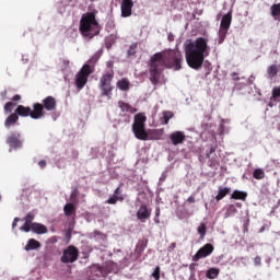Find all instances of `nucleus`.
<instances>
[{"label": "nucleus", "mask_w": 280, "mask_h": 280, "mask_svg": "<svg viewBox=\"0 0 280 280\" xmlns=\"http://www.w3.org/2000/svg\"><path fill=\"white\" fill-rule=\"evenodd\" d=\"M163 69L180 71L183 69V52L180 50H164L155 52L149 63V80L156 86L161 84Z\"/></svg>", "instance_id": "obj_1"}, {"label": "nucleus", "mask_w": 280, "mask_h": 280, "mask_svg": "<svg viewBox=\"0 0 280 280\" xmlns=\"http://www.w3.org/2000/svg\"><path fill=\"white\" fill-rule=\"evenodd\" d=\"M186 62L190 69H201L205 58L211 54L209 39L198 37L196 40H187L184 46Z\"/></svg>", "instance_id": "obj_2"}, {"label": "nucleus", "mask_w": 280, "mask_h": 280, "mask_svg": "<svg viewBox=\"0 0 280 280\" xmlns=\"http://www.w3.org/2000/svg\"><path fill=\"white\" fill-rule=\"evenodd\" d=\"M79 30L84 38H95L102 30L97 19H95V13L89 12L84 14L80 21Z\"/></svg>", "instance_id": "obj_3"}, {"label": "nucleus", "mask_w": 280, "mask_h": 280, "mask_svg": "<svg viewBox=\"0 0 280 280\" xmlns=\"http://www.w3.org/2000/svg\"><path fill=\"white\" fill-rule=\"evenodd\" d=\"M145 121H148V117L144 113H138L133 117L132 132L136 139L140 141H148L149 139L148 131H145Z\"/></svg>", "instance_id": "obj_4"}, {"label": "nucleus", "mask_w": 280, "mask_h": 280, "mask_svg": "<svg viewBox=\"0 0 280 280\" xmlns=\"http://www.w3.org/2000/svg\"><path fill=\"white\" fill-rule=\"evenodd\" d=\"M115 78V70H107L100 79L98 86L103 97H113V79Z\"/></svg>", "instance_id": "obj_5"}, {"label": "nucleus", "mask_w": 280, "mask_h": 280, "mask_svg": "<svg viewBox=\"0 0 280 280\" xmlns=\"http://www.w3.org/2000/svg\"><path fill=\"white\" fill-rule=\"evenodd\" d=\"M58 102L56 101V97L47 96L42 101V103H35V116L43 119V117H45V110L52 113V110H56Z\"/></svg>", "instance_id": "obj_6"}, {"label": "nucleus", "mask_w": 280, "mask_h": 280, "mask_svg": "<svg viewBox=\"0 0 280 280\" xmlns=\"http://www.w3.org/2000/svg\"><path fill=\"white\" fill-rule=\"evenodd\" d=\"M115 270H117V264L113 261H107L103 266L93 265L90 269L92 277H108Z\"/></svg>", "instance_id": "obj_7"}, {"label": "nucleus", "mask_w": 280, "mask_h": 280, "mask_svg": "<svg viewBox=\"0 0 280 280\" xmlns=\"http://www.w3.org/2000/svg\"><path fill=\"white\" fill-rule=\"evenodd\" d=\"M93 73V68L91 65H83L80 71L75 75V86L79 91H82L84 86H86V82H89V75Z\"/></svg>", "instance_id": "obj_8"}, {"label": "nucleus", "mask_w": 280, "mask_h": 280, "mask_svg": "<svg viewBox=\"0 0 280 280\" xmlns=\"http://www.w3.org/2000/svg\"><path fill=\"white\" fill-rule=\"evenodd\" d=\"M80 257V249L74 245L68 246L63 249L60 258L61 264H75V260Z\"/></svg>", "instance_id": "obj_9"}, {"label": "nucleus", "mask_w": 280, "mask_h": 280, "mask_svg": "<svg viewBox=\"0 0 280 280\" xmlns=\"http://www.w3.org/2000/svg\"><path fill=\"white\" fill-rule=\"evenodd\" d=\"M118 108H120L119 116L125 117L126 124H130V115H135L137 113V108L132 107V105L124 102L118 101Z\"/></svg>", "instance_id": "obj_10"}, {"label": "nucleus", "mask_w": 280, "mask_h": 280, "mask_svg": "<svg viewBox=\"0 0 280 280\" xmlns=\"http://www.w3.org/2000/svg\"><path fill=\"white\" fill-rule=\"evenodd\" d=\"M215 247L211 243H207L198 249V252L192 256V261H200V259H207L210 255L213 254Z\"/></svg>", "instance_id": "obj_11"}, {"label": "nucleus", "mask_w": 280, "mask_h": 280, "mask_svg": "<svg viewBox=\"0 0 280 280\" xmlns=\"http://www.w3.org/2000/svg\"><path fill=\"white\" fill-rule=\"evenodd\" d=\"M15 113L18 117H30L31 119H40L39 117L36 116V104H33V109L32 107H25L23 105H19L15 108Z\"/></svg>", "instance_id": "obj_12"}, {"label": "nucleus", "mask_w": 280, "mask_h": 280, "mask_svg": "<svg viewBox=\"0 0 280 280\" xmlns=\"http://www.w3.org/2000/svg\"><path fill=\"white\" fill-rule=\"evenodd\" d=\"M7 145H9L11 150H19L23 148V139H21V133L11 132L7 137Z\"/></svg>", "instance_id": "obj_13"}, {"label": "nucleus", "mask_w": 280, "mask_h": 280, "mask_svg": "<svg viewBox=\"0 0 280 280\" xmlns=\"http://www.w3.org/2000/svg\"><path fill=\"white\" fill-rule=\"evenodd\" d=\"M132 8H135V1L121 0V3H120L121 16L124 19H128V16H132Z\"/></svg>", "instance_id": "obj_14"}, {"label": "nucleus", "mask_w": 280, "mask_h": 280, "mask_svg": "<svg viewBox=\"0 0 280 280\" xmlns=\"http://www.w3.org/2000/svg\"><path fill=\"white\" fill-rule=\"evenodd\" d=\"M148 248V240H141L137 243L135 252L131 254V259L137 261L143 255V250Z\"/></svg>", "instance_id": "obj_15"}, {"label": "nucleus", "mask_w": 280, "mask_h": 280, "mask_svg": "<svg viewBox=\"0 0 280 280\" xmlns=\"http://www.w3.org/2000/svg\"><path fill=\"white\" fill-rule=\"evenodd\" d=\"M170 139L173 145H180L185 143L187 136H185L184 131H174L170 135Z\"/></svg>", "instance_id": "obj_16"}, {"label": "nucleus", "mask_w": 280, "mask_h": 280, "mask_svg": "<svg viewBox=\"0 0 280 280\" xmlns=\"http://www.w3.org/2000/svg\"><path fill=\"white\" fill-rule=\"evenodd\" d=\"M150 215H152V212L148 209L147 205H142L136 213L137 220H140V222L150 220Z\"/></svg>", "instance_id": "obj_17"}, {"label": "nucleus", "mask_w": 280, "mask_h": 280, "mask_svg": "<svg viewBox=\"0 0 280 280\" xmlns=\"http://www.w3.org/2000/svg\"><path fill=\"white\" fill-rule=\"evenodd\" d=\"M231 23H233V13L230 11L223 15L220 27L223 30H231Z\"/></svg>", "instance_id": "obj_18"}, {"label": "nucleus", "mask_w": 280, "mask_h": 280, "mask_svg": "<svg viewBox=\"0 0 280 280\" xmlns=\"http://www.w3.org/2000/svg\"><path fill=\"white\" fill-rule=\"evenodd\" d=\"M18 121H19V115L16 113H12L4 120V127L12 128V126H14V124H18Z\"/></svg>", "instance_id": "obj_19"}, {"label": "nucleus", "mask_w": 280, "mask_h": 280, "mask_svg": "<svg viewBox=\"0 0 280 280\" xmlns=\"http://www.w3.org/2000/svg\"><path fill=\"white\" fill-rule=\"evenodd\" d=\"M32 231L33 233H36L37 235H45L47 233V226L40 223H33L32 224Z\"/></svg>", "instance_id": "obj_20"}, {"label": "nucleus", "mask_w": 280, "mask_h": 280, "mask_svg": "<svg viewBox=\"0 0 280 280\" xmlns=\"http://www.w3.org/2000/svg\"><path fill=\"white\" fill-rule=\"evenodd\" d=\"M38 248H40V242L36 241L35 238H30L24 247V250H36Z\"/></svg>", "instance_id": "obj_21"}, {"label": "nucleus", "mask_w": 280, "mask_h": 280, "mask_svg": "<svg viewBox=\"0 0 280 280\" xmlns=\"http://www.w3.org/2000/svg\"><path fill=\"white\" fill-rule=\"evenodd\" d=\"M116 86L119 89V91H130V81L126 78H122L117 81Z\"/></svg>", "instance_id": "obj_22"}, {"label": "nucleus", "mask_w": 280, "mask_h": 280, "mask_svg": "<svg viewBox=\"0 0 280 280\" xmlns=\"http://www.w3.org/2000/svg\"><path fill=\"white\" fill-rule=\"evenodd\" d=\"M229 194H231V188L219 187V191H218V195L215 196V200L218 202H220V200H222L223 198H226V196H229Z\"/></svg>", "instance_id": "obj_23"}, {"label": "nucleus", "mask_w": 280, "mask_h": 280, "mask_svg": "<svg viewBox=\"0 0 280 280\" xmlns=\"http://www.w3.org/2000/svg\"><path fill=\"white\" fill-rule=\"evenodd\" d=\"M271 16L275 21H280V3L270 7Z\"/></svg>", "instance_id": "obj_24"}, {"label": "nucleus", "mask_w": 280, "mask_h": 280, "mask_svg": "<svg viewBox=\"0 0 280 280\" xmlns=\"http://www.w3.org/2000/svg\"><path fill=\"white\" fill-rule=\"evenodd\" d=\"M248 194L242 190H234L231 195L232 200H246Z\"/></svg>", "instance_id": "obj_25"}, {"label": "nucleus", "mask_w": 280, "mask_h": 280, "mask_svg": "<svg viewBox=\"0 0 280 280\" xmlns=\"http://www.w3.org/2000/svg\"><path fill=\"white\" fill-rule=\"evenodd\" d=\"M63 213L68 218H71V215H75V206H73V203H67L63 207Z\"/></svg>", "instance_id": "obj_26"}, {"label": "nucleus", "mask_w": 280, "mask_h": 280, "mask_svg": "<svg viewBox=\"0 0 280 280\" xmlns=\"http://www.w3.org/2000/svg\"><path fill=\"white\" fill-rule=\"evenodd\" d=\"M279 69H280L279 65H271L268 67L267 73H268L270 80H272V78L277 77V73H279Z\"/></svg>", "instance_id": "obj_27"}, {"label": "nucleus", "mask_w": 280, "mask_h": 280, "mask_svg": "<svg viewBox=\"0 0 280 280\" xmlns=\"http://www.w3.org/2000/svg\"><path fill=\"white\" fill-rule=\"evenodd\" d=\"M219 276H220V269L218 268H210L206 272L207 279H218Z\"/></svg>", "instance_id": "obj_28"}, {"label": "nucleus", "mask_w": 280, "mask_h": 280, "mask_svg": "<svg viewBox=\"0 0 280 280\" xmlns=\"http://www.w3.org/2000/svg\"><path fill=\"white\" fill-rule=\"evenodd\" d=\"M226 34H229V28H219V45H222V43H224V40H226Z\"/></svg>", "instance_id": "obj_29"}, {"label": "nucleus", "mask_w": 280, "mask_h": 280, "mask_svg": "<svg viewBox=\"0 0 280 280\" xmlns=\"http://www.w3.org/2000/svg\"><path fill=\"white\" fill-rule=\"evenodd\" d=\"M173 117H174L173 112H163L162 124L164 126H167V124H170V119H172Z\"/></svg>", "instance_id": "obj_30"}, {"label": "nucleus", "mask_w": 280, "mask_h": 280, "mask_svg": "<svg viewBox=\"0 0 280 280\" xmlns=\"http://www.w3.org/2000/svg\"><path fill=\"white\" fill-rule=\"evenodd\" d=\"M253 177L256 180H262V178H266V173L261 168H256L253 173Z\"/></svg>", "instance_id": "obj_31"}, {"label": "nucleus", "mask_w": 280, "mask_h": 280, "mask_svg": "<svg viewBox=\"0 0 280 280\" xmlns=\"http://www.w3.org/2000/svg\"><path fill=\"white\" fill-rule=\"evenodd\" d=\"M119 200V202H124V196H115L113 195L112 197H109L107 199V205H117V201Z\"/></svg>", "instance_id": "obj_32"}, {"label": "nucleus", "mask_w": 280, "mask_h": 280, "mask_svg": "<svg viewBox=\"0 0 280 280\" xmlns=\"http://www.w3.org/2000/svg\"><path fill=\"white\" fill-rule=\"evenodd\" d=\"M197 232L200 235V240H205V235H207V224L200 223V225L197 228Z\"/></svg>", "instance_id": "obj_33"}, {"label": "nucleus", "mask_w": 280, "mask_h": 280, "mask_svg": "<svg viewBox=\"0 0 280 280\" xmlns=\"http://www.w3.org/2000/svg\"><path fill=\"white\" fill-rule=\"evenodd\" d=\"M14 106H16V103H13V102L5 103L4 113H12V108H14Z\"/></svg>", "instance_id": "obj_34"}, {"label": "nucleus", "mask_w": 280, "mask_h": 280, "mask_svg": "<svg viewBox=\"0 0 280 280\" xmlns=\"http://www.w3.org/2000/svg\"><path fill=\"white\" fill-rule=\"evenodd\" d=\"M24 222H26V224H34V213L28 212L24 218Z\"/></svg>", "instance_id": "obj_35"}, {"label": "nucleus", "mask_w": 280, "mask_h": 280, "mask_svg": "<svg viewBox=\"0 0 280 280\" xmlns=\"http://www.w3.org/2000/svg\"><path fill=\"white\" fill-rule=\"evenodd\" d=\"M152 277L155 280H160L161 279V267H155V269L152 272Z\"/></svg>", "instance_id": "obj_36"}, {"label": "nucleus", "mask_w": 280, "mask_h": 280, "mask_svg": "<svg viewBox=\"0 0 280 280\" xmlns=\"http://www.w3.org/2000/svg\"><path fill=\"white\" fill-rule=\"evenodd\" d=\"M20 231H24V233H30L32 231V224L25 222L23 226L20 228Z\"/></svg>", "instance_id": "obj_37"}, {"label": "nucleus", "mask_w": 280, "mask_h": 280, "mask_svg": "<svg viewBox=\"0 0 280 280\" xmlns=\"http://www.w3.org/2000/svg\"><path fill=\"white\" fill-rule=\"evenodd\" d=\"M128 56H135V54H137V44H132L130 47H129V50H128Z\"/></svg>", "instance_id": "obj_38"}, {"label": "nucleus", "mask_w": 280, "mask_h": 280, "mask_svg": "<svg viewBox=\"0 0 280 280\" xmlns=\"http://www.w3.org/2000/svg\"><path fill=\"white\" fill-rule=\"evenodd\" d=\"M237 212V208H235V205H230L228 208L229 215H233Z\"/></svg>", "instance_id": "obj_39"}, {"label": "nucleus", "mask_w": 280, "mask_h": 280, "mask_svg": "<svg viewBox=\"0 0 280 280\" xmlns=\"http://www.w3.org/2000/svg\"><path fill=\"white\" fill-rule=\"evenodd\" d=\"M213 152H215V147L210 145L209 151L206 152V159H211V154H213Z\"/></svg>", "instance_id": "obj_40"}, {"label": "nucleus", "mask_w": 280, "mask_h": 280, "mask_svg": "<svg viewBox=\"0 0 280 280\" xmlns=\"http://www.w3.org/2000/svg\"><path fill=\"white\" fill-rule=\"evenodd\" d=\"M254 265L255 266H261V257L260 256H256L254 258Z\"/></svg>", "instance_id": "obj_41"}, {"label": "nucleus", "mask_w": 280, "mask_h": 280, "mask_svg": "<svg viewBox=\"0 0 280 280\" xmlns=\"http://www.w3.org/2000/svg\"><path fill=\"white\" fill-rule=\"evenodd\" d=\"M38 165H39V167H40L42 170H45V167H47V161L42 160V161L38 162Z\"/></svg>", "instance_id": "obj_42"}, {"label": "nucleus", "mask_w": 280, "mask_h": 280, "mask_svg": "<svg viewBox=\"0 0 280 280\" xmlns=\"http://www.w3.org/2000/svg\"><path fill=\"white\" fill-rule=\"evenodd\" d=\"M21 219H19L18 217L13 220V223H12V229H16V224H19V221Z\"/></svg>", "instance_id": "obj_43"}, {"label": "nucleus", "mask_w": 280, "mask_h": 280, "mask_svg": "<svg viewBox=\"0 0 280 280\" xmlns=\"http://www.w3.org/2000/svg\"><path fill=\"white\" fill-rule=\"evenodd\" d=\"M12 102H21V95L16 94L12 97Z\"/></svg>", "instance_id": "obj_44"}, {"label": "nucleus", "mask_w": 280, "mask_h": 280, "mask_svg": "<svg viewBox=\"0 0 280 280\" xmlns=\"http://www.w3.org/2000/svg\"><path fill=\"white\" fill-rule=\"evenodd\" d=\"M174 248H176V243H172V244L168 246V248H167L168 253H172V250H174Z\"/></svg>", "instance_id": "obj_45"}, {"label": "nucleus", "mask_w": 280, "mask_h": 280, "mask_svg": "<svg viewBox=\"0 0 280 280\" xmlns=\"http://www.w3.org/2000/svg\"><path fill=\"white\" fill-rule=\"evenodd\" d=\"M71 200H73V198H78V190H73L70 195Z\"/></svg>", "instance_id": "obj_46"}, {"label": "nucleus", "mask_w": 280, "mask_h": 280, "mask_svg": "<svg viewBox=\"0 0 280 280\" xmlns=\"http://www.w3.org/2000/svg\"><path fill=\"white\" fill-rule=\"evenodd\" d=\"M107 69H109V71H113V67H114V63L113 61H107Z\"/></svg>", "instance_id": "obj_47"}, {"label": "nucleus", "mask_w": 280, "mask_h": 280, "mask_svg": "<svg viewBox=\"0 0 280 280\" xmlns=\"http://www.w3.org/2000/svg\"><path fill=\"white\" fill-rule=\"evenodd\" d=\"M187 202L194 203L196 202V198L194 196L188 197Z\"/></svg>", "instance_id": "obj_48"}, {"label": "nucleus", "mask_w": 280, "mask_h": 280, "mask_svg": "<svg viewBox=\"0 0 280 280\" xmlns=\"http://www.w3.org/2000/svg\"><path fill=\"white\" fill-rule=\"evenodd\" d=\"M119 194H121V189L118 187L115 189L114 196H119Z\"/></svg>", "instance_id": "obj_49"}, {"label": "nucleus", "mask_w": 280, "mask_h": 280, "mask_svg": "<svg viewBox=\"0 0 280 280\" xmlns=\"http://www.w3.org/2000/svg\"><path fill=\"white\" fill-rule=\"evenodd\" d=\"M161 215V208L155 209V218H159Z\"/></svg>", "instance_id": "obj_50"}, {"label": "nucleus", "mask_w": 280, "mask_h": 280, "mask_svg": "<svg viewBox=\"0 0 280 280\" xmlns=\"http://www.w3.org/2000/svg\"><path fill=\"white\" fill-rule=\"evenodd\" d=\"M7 95H8V91H7V90H4L3 92H1V97H2V100H5Z\"/></svg>", "instance_id": "obj_51"}, {"label": "nucleus", "mask_w": 280, "mask_h": 280, "mask_svg": "<svg viewBox=\"0 0 280 280\" xmlns=\"http://www.w3.org/2000/svg\"><path fill=\"white\" fill-rule=\"evenodd\" d=\"M154 222H155V224H159L161 221L159 220V217H155L154 218Z\"/></svg>", "instance_id": "obj_52"}, {"label": "nucleus", "mask_w": 280, "mask_h": 280, "mask_svg": "<svg viewBox=\"0 0 280 280\" xmlns=\"http://www.w3.org/2000/svg\"><path fill=\"white\" fill-rule=\"evenodd\" d=\"M266 231V226H261V229L259 230V233H264Z\"/></svg>", "instance_id": "obj_53"}, {"label": "nucleus", "mask_w": 280, "mask_h": 280, "mask_svg": "<svg viewBox=\"0 0 280 280\" xmlns=\"http://www.w3.org/2000/svg\"><path fill=\"white\" fill-rule=\"evenodd\" d=\"M168 40L172 43V40H174V36L168 35Z\"/></svg>", "instance_id": "obj_54"}, {"label": "nucleus", "mask_w": 280, "mask_h": 280, "mask_svg": "<svg viewBox=\"0 0 280 280\" xmlns=\"http://www.w3.org/2000/svg\"><path fill=\"white\" fill-rule=\"evenodd\" d=\"M162 135H163V132H160L159 137H156L155 139H161Z\"/></svg>", "instance_id": "obj_55"}, {"label": "nucleus", "mask_w": 280, "mask_h": 280, "mask_svg": "<svg viewBox=\"0 0 280 280\" xmlns=\"http://www.w3.org/2000/svg\"><path fill=\"white\" fill-rule=\"evenodd\" d=\"M236 75H237V73H236V72H233V73H232V77H233V78H235Z\"/></svg>", "instance_id": "obj_56"}, {"label": "nucleus", "mask_w": 280, "mask_h": 280, "mask_svg": "<svg viewBox=\"0 0 280 280\" xmlns=\"http://www.w3.org/2000/svg\"><path fill=\"white\" fill-rule=\"evenodd\" d=\"M236 206H237V207H242V205H241V203H236Z\"/></svg>", "instance_id": "obj_57"}]
</instances>
